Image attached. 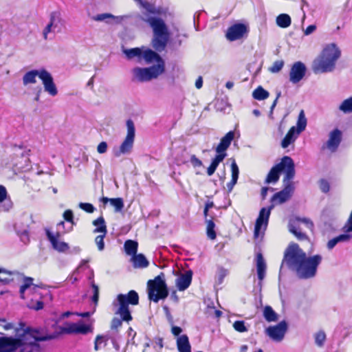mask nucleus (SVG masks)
<instances>
[{
	"label": "nucleus",
	"mask_w": 352,
	"mask_h": 352,
	"mask_svg": "<svg viewBox=\"0 0 352 352\" xmlns=\"http://www.w3.org/2000/svg\"><path fill=\"white\" fill-rule=\"evenodd\" d=\"M322 261V256L320 254L307 256L299 245L293 243L285 251L280 271L285 266L294 272L299 278L310 279L316 276Z\"/></svg>",
	"instance_id": "1"
},
{
	"label": "nucleus",
	"mask_w": 352,
	"mask_h": 352,
	"mask_svg": "<svg viewBox=\"0 0 352 352\" xmlns=\"http://www.w3.org/2000/svg\"><path fill=\"white\" fill-rule=\"evenodd\" d=\"M54 334H43L37 329L28 328L16 338H0V352L40 351L38 342L53 340Z\"/></svg>",
	"instance_id": "2"
},
{
	"label": "nucleus",
	"mask_w": 352,
	"mask_h": 352,
	"mask_svg": "<svg viewBox=\"0 0 352 352\" xmlns=\"http://www.w3.org/2000/svg\"><path fill=\"white\" fill-rule=\"evenodd\" d=\"M146 12L143 13L142 20L147 23L153 30V37L152 39L153 47L158 51H163L169 40V32L164 21L159 17L151 16L148 13L161 15L164 13L160 7H155L154 4L148 1H143L140 6Z\"/></svg>",
	"instance_id": "3"
},
{
	"label": "nucleus",
	"mask_w": 352,
	"mask_h": 352,
	"mask_svg": "<svg viewBox=\"0 0 352 352\" xmlns=\"http://www.w3.org/2000/svg\"><path fill=\"white\" fill-rule=\"evenodd\" d=\"M139 302L138 294L131 290L127 294H120L117 296L116 301L113 302V305L118 306V309L115 312L116 314L120 315V319L113 318L111 323V329L112 330H118L122 324V321L129 322L132 320V316L129 308V305H136Z\"/></svg>",
	"instance_id": "4"
},
{
	"label": "nucleus",
	"mask_w": 352,
	"mask_h": 352,
	"mask_svg": "<svg viewBox=\"0 0 352 352\" xmlns=\"http://www.w3.org/2000/svg\"><path fill=\"white\" fill-rule=\"evenodd\" d=\"M341 56V50L335 43L327 44L314 60L312 69L315 74L329 73L336 69Z\"/></svg>",
	"instance_id": "5"
},
{
	"label": "nucleus",
	"mask_w": 352,
	"mask_h": 352,
	"mask_svg": "<svg viewBox=\"0 0 352 352\" xmlns=\"http://www.w3.org/2000/svg\"><path fill=\"white\" fill-rule=\"evenodd\" d=\"M282 172L285 173L283 183H286L287 181L289 182L294 177V162L289 156H284L278 164L271 168L265 179V183H276L279 179L280 174Z\"/></svg>",
	"instance_id": "6"
},
{
	"label": "nucleus",
	"mask_w": 352,
	"mask_h": 352,
	"mask_svg": "<svg viewBox=\"0 0 352 352\" xmlns=\"http://www.w3.org/2000/svg\"><path fill=\"white\" fill-rule=\"evenodd\" d=\"M147 285L150 300L157 302L160 299H165L168 296V291L164 273H160L153 280H149Z\"/></svg>",
	"instance_id": "7"
},
{
	"label": "nucleus",
	"mask_w": 352,
	"mask_h": 352,
	"mask_svg": "<svg viewBox=\"0 0 352 352\" xmlns=\"http://www.w3.org/2000/svg\"><path fill=\"white\" fill-rule=\"evenodd\" d=\"M164 72V68L161 65H154L148 67H134L132 71L133 81L144 82L157 78Z\"/></svg>",
	"instance_id": "8"
},
{
	"label": "nucleus",
	"mask_w": 352,
	"mask_h": 352,
	"mask_svg": "<svg viewBox=\"0 0 352 352\" xmlns=\"http://www.w3.org/2000/svg\"><path fill=\"white\" fill-rule=\"evenodd\" d=\"M127 128L126 135L119 146V148H114L113 153L115 157H119L122 155H129L131 153L135 136V125L131 119L127 120L126 122Z\"/></svg>",
	"instance_id": "9"
},
{
	"label": "nucleus",
	"mask_w": 352,
	"mask_h": 352,
	"mask_svg": "<svg viewBox=\"0 0 352 352\" xmlns=\"http://www.w3.org/2000/svg\"><path fill=\"white\" fill-rule=\"evenodd\" d=\"M297 126H292L287 133L281 142V146L283 148H287L291 144L295 142L298 136L302 132L307 126V118L303 110H301L296 123Z\"/></svg>",
	"instance_id": "10"
},
{
	"label": "nucleus",
	"mask_w": 352,
	"mask_h": 352,
	"mask_svg": "<svg viewBox=\"0 0 352 352\" xmlns=\"http://www.w3.org/2000/svg\"><path fill=\"white\" fill-rule=\"evenodd\" d=\"M63 21L60 13L58 11L52 12L50 14V20L43 30V36L45 40L48 39L49 34L60 32L62 30Z\"/></svg>",
	"instance_id": "11"
},
{
	"label": "nucleus",
	"mask_w": 352,
	"mask_h": 352,
	"mask_svg": "<svg viewBox=\"0 0 352 352\" xmlns=\"http://www.w3.org/2000/svg\"><path fill=\"white\" fill-rule=\"evenodd\" d=\"M273 208L274 204L271 205L268 208H262L261 209L254 226V234L255 237H258L259 236L260 232L262 228L264 230H266L271 210L273 209Z\"/></svg>",
	"instance_id": "12"
},
{
	"label": "nucleus",
	"mask_w": 352,
	"mask_h": 352,
	"mask_svg": "<svg viewBox=\"0 0 352 352\" xmlns=\"http://www.w3.org/2000/svg\"><path fill=\"white\" fill-rule=\"evenodd\" d=\"M284 188L282 190L275 193L271 201L275 204H282L289 200L292 196L294 191V186L293 182L287 181L286 183H283Z\"/></svg>",
	"instance_id": "13"
},
{
	"label": "nucleus",
	"mask_w": 352,
	"mask_h": 352,
	"mask_svg": "<svg viewBox=\"0 0 352 352\" xmlns=\"http://www.w3.org/2000/svg\"><path fill=\"white\" fill-rule=\"evenodd\" d=\"M248 32V25L244 23H236L228 28L226 37L230 41H234L242 38Z\"/></svg>",
	"instance_id": "14"
},
{
	"label": "nucleus",
	"mask_w": 352,
	"mask_h": 352,
	"mask_svg": "<svg viewBox=\"0 0 352 352\" xmlns=\"http://www.w3.org/2000/svg\"><path fill=\"white\" fill-rule=\"evenodd\" d=\"M287 330V324L283 320L274 326H270L265 330L266 334L274 341L280 342Z\"/></svg>",
	"instance_id": "15"
},
{
	"label": "nucleus",
	"mask_w": 352,
	"mask_h": 352,
	"mask_svg": "<svg viewBox=\"0 0 352 352\" xmlns=\"http://www.w3.org/2000/svg\"><path fill=\"white\" fill-rule=\"evenodd\" d=\"M307 67L301 61L294 63L289 72V80L293 84H297L303 79L306 74Z\"/></svg>",
	"instance_id": "16"
},
{
	"label": "nucleus",
	"mask_w": 352,
	"mask_h": 352,
	"mask_svg": "<svg viewBox=\"0 0 352 352\" xmlns=\"http://www.w3.org/2000/svg\"><path fill=\"white\" fill-rule=\"evenodd\" d=\"M41 80L43 85L44 91L50 96L54 97L58 94V89L54 81L52 74L45 69V72L41 74Z\"/></svg>",
	"instance_id": "17"
},
{
	"label": "nucleus",
	"mask_w": 352,
	"mask_h": 352,
	"mask_svg": "<svg viewBox=\"0 0 352 352\" xmlns=\"http://www.w3.org/2000/svg\"><path fill=\"white\" fill-rule=\"evenodd\" d=\"M342 140V133L338 129H335L330 132L329 135V140L327 141L325 144L322 147V149L327 148L331 152H335Z\"/></svg>",
	"instance_id": "18"
},
{
	"label": "nucleus",
	"mask_w": 352,
	"mask_h": 352,
	"mask_svg": "<svg viewBox=\"0 0 352 352\" xmlns=\"http://www.w3.org/2000/svg\"><path fill=\"white\" fill-rule=\"evenodd\" d=\"M46 235L54 250L59 252H66L69 250V246L68 243L58 241L59 232H57L56 236H55L49 230H46Z\"/></svg>",
	"instance_id": "19"
},
{
	"label": "nucleus",
	"mask_w": 352,
	"mask_h": 352,
	"mask_svg": "<svg viewBox=\"0 0 352 352\" xmlns=\"http://www.w3.org/2000/svg\"><path fill=\"white\" fill-rule=\"evenodd\" d=\"M234 138V132L232 131H229L223 136L219 144L217 145L215 151L217 154H226V151L230 146L232 141Z\"/></svg>",
	"instance_id": "20"
},
{
	"label": "nucleus",
	"mask_w": 352,
	"mask_h": 352,
	"mask_svg": "<svg viewBox=\"0 0 352 352\" xmlns=\"http://www.w3.org/2000/svg\"><path fill=\"white\" fill-rule=\"evenodd\" d=\"M142 59H144L146 63L156 61L157 65H162L163 68L165 69V63L162 58L157 52L150 49H147L144 51L142 50Z\"/></svg>",
	"instance_id": "21"
},
{
	"label": "nucleus",
	"mask_w": 352,
	"mask_h": 352,
	"mask_svg": "<svg viewBox=\"0 0 352 352\" xmlns=\"http://www.w3.org/2000/svg\"><path fill=\"white\" fill-rule=\"evenodd\" d=\"M192 272L191 270L186 271L181 274L176 280V286L179 291L186 290L192 282Z\"/></svg>",
	"instance_id": "22"
},
{
	"label": "nucleus",
	"mask_w": 352,
	"mask_h": 352,
	"mask_svg": "<svg viewBox=\"0 0 352 352\" xmlns=\"http://www.w3.org/2000/svg\"><path fill=\"white\" fill-rule=\"evenodd\" d=\"M33 278L30 277H25L24 279V283L20 287L19 292L21 298L24 299L25 292L29 290L32 293H36L38 288H43V285H34L32 283Z\"/></svg>",
	"instance_id": "23"
},
{
	"label": "nucleus",
	"mask_w": 352,
	"mask_h": 352,
	"mask_svg": "<svg viewBox=\"0 0 352 352\" xmlns=\"http://www.w3.org/2000/svg\"><path fill=\"white\" fill-rule=\"evenodd\" d=\"M45 69H33L26 72L23 76V83L24 85L36 83V78L38 76L41 79V74L45 72Z\"/></svg>",
	"instance_id": "24"
},
{
	"label": "nucleus",
	"mask_w": 352,
	"mask_h": 352,
	"mask_svg": "<svg viewBox=\"0 0 352 352\" xmlns=\"http://www.w3.org/2000/svg\"><path fill=\"white\" fill-rule=\"evenodd\" d=\"M256 271L259 280H263L265 276L266 263L261 253L256 254Z\"/></svg>",
	"instance_id": "25"
},
{
	"label": "nucleus",
	"mask_w": 352,
	"mask_h": 352,
	"mask_svg": "<svg viewBox=\"0 0 352 352\" xmlns=\"http://www.w3.org/2000/svg\"><path fill=\"white\" fill-rule=\"evenodd\" d=\"M124 17L123 16H114L110 13H102L94 16L92 19L96 21H104L107 23H109V19H114L116 23H120L122 22Z\"/></svg>",
	"instance_id": "26"
},
{
	"label": "nucleus",
	"mask_w": 352,
	"mask_h": 352,
	"mask_svg": "<svg viewBox=\"0 0 352 352\" xmlns=\"http://www.w3.org/2000/svg\"><path fill=\"white\" fill-rule=\"evenodd\" d=\"M133 265L135 268H146L149 262L143 254H136L131 258Z\"/></svg>",
	"instance_id": "27"
},
{
	"label": "nucleus",
	"mask_w": 352,
	"mask_h": 352,
	"mask_svg": "<svg viewBox=\"0 0 352 352\" xmlns=\"http://www.w3.org/2000/svg\"><path fill=\"white\" fill-rule=\"evenodd\" d=\"M128 60H131L134 58H137V61L140 63L142 60V48L134 47L130 49H124L122 50Z\"/></svg>",
	"instance_id": "28"
},
{
	"label": "nucleus",
	"mask_w": 352,
	"mask_h": 352,
	"mask_svg": "<svg viewBox=\"0 0 352 352\" xmlns=\"http://www.w3.org/2000/svg\"><path fill=\"white\" fill-rule=\"evenodd\" d=\"M231 171H232V179L231 181L227 184V188L228 192H231L234 186V185L236 184L239 175V169L236 164V162L234 161L231 164Z\"/></svg>",
	"instance_id": "29"
},
{
	"label": "nucleus",
	"mask_w": 352,
	"mask_h": 352,
	"mask_svg": "<svg viewBox=\"0 0 352 352\" xmlns=\"http://www.w3.org/2000/svg\"><path fill=\"white\" fill-rule=\"evenodd\" d=\"M101 201L104 205L109 202L111 205L115 208L116 212H120L124 208V202L122 198H108L103 197L101 199Z\"/></svg>",
	"instance_id": "30"
},
{
	"label": "nucleus",
	"mask_w": 352,
	"mask_h": 352,
	"mask_svg": "<svg viewBox=\"0 0 352 352\" xmlns=\"http://www.w3.org/2000/svg\"><path fill=\"white\" fill-rule=\"evenodd\" d=\"M177 349L179 352H190V344L186 335H182L177 338Z\"/></svg>",
	"instance_id": "31"
},
{
	"label": "nucleus",
	"mask_w": 352,
	"mask_h": 352,
	"mask_svg": "<svg viewBox=\"0 0 352 352\" xmlns=\"http://www.w3.org/2000/svg\"><path fill=\"white\" fill-rule=\"evenodd\" d=\"M226 157V154H217L214 158L212 159L210 165L207 169V173L209 176H211L214 174L219 164L224 160Z\"/></svg>",
	"instance_id": "32"
},
{
	"label": "nucleus",
	"mask_w": 352,
	"mask_h": 352,
	"mask_svg": "<svg viewBox=\"0 0 352 352\" xmlns=\"http://www.w3.org/2000/svg\"><path fill=\"white\" fill-rule=\"evenodd\" d=\"M126 253L133 256L137 254L138 244L133 240H126L124 245Z\"/></svg>",
	"instance_id": "33"
},
{
	"label": "nucleus",
	"mask_w": 352,
	"mask_h": 352,
	"mask_svg": "<svg viewBox=\"0 0 352 352\" xmlns=\"http://www.w3.org/2000/svg\"><path fill=\"white\" fill-rule=\"evenodd\" d=\"M263 316L265 319L270 322H276L278 320V314L274 311L272 307L267 305L263 309Z\"/></svg>",
	"instance_id": "34"
},
{
	"label": "nucleus",
	"mask_w": 352,
	"mask_h": 352,
	"mask_svg": "<svg viewBox=\"0 0 352 352\" xmlns=\"http://www.w3.org/2000/svg\"><path fill=\"white\" fill-rule=\"evenodd\" d=\"M93 225L96 227V229L94 230V233L100 232L107 234V230L105 224V221L103 217H99L98 219L94 220L93 221Z\"/></svg>",
	"instance_id": "35"
},
{
	"label": "nucleus",
	"mask_w": 352,
	"mask_h": 352,
	"mask_svg": "<svg viewBox=\"0 0 352 352\" xmlns=\"http://www.w3.org/2000/svg\"><path fill=\"white\" fill-rule=\"evenodd\" d=\"M276 22L280 28H286L291 25L292 20L287 14H280L276 17Z\"/></svg>",
	"instance_id": "36"
},
{
	"label": "nucleus",
	"mask_w": 352,
	"mask_h": 352,
	"mask_svg": "<svg viewBox=\"0 0 352 352\" xmlns=\"http://www.w3.org/2000/svg\"><path fill=\"white\" fill-rule=\"evenodd\" d=\"M289 230L292 232L298 240H305L307 239V235L298 230V228L295 225L294 222L289 221L288 225Z\"/></svg>",
	"instance_id": "37"
},
{
	"label": "nucleus",
	"mask_w": 352,
	"mask_h": 352,
	"mask_svg": "<svg viewBox=\"0 0 352 352\" xmlns=\"http://www.w3.org/2000/svg\"><path fill=\"white\" fill-rule=\"evenodd\" d=\"M338 109L345 114L352 113V97L344 100L339 105Z\"/></svg>",
	"instance_id": "38"
},
{
	"label": "nucleus",
	"mask_w": 352,
	"mask_h": 352,
	"mask_svg": "<svg viewBox=\"0 0 352 352\" xmlns=\"http://www.w3.org/2000/svg\"><path fill=\"white\" fill-rule=\"evenodd\" d=\"M269 92L261 86L254 89L252 93L253 98L258 100H265L269 97Z\"/></svg>",
	"instance_id": "39"
},
{
	"label": "nucleus",
	"mask_w": 352,
	"mask_h": 352,
	"mask_svg": "<svg viewBox=\"0 0 352 352\" xmlns=\"http://www.w3.org/2000/svg\"><path fill=\"white\" fill-rule=\"evenodd\" d=\"M207 223V236L209 239L214 240L216 236V232L214 230L215 224L212 220H206Z\"/></svg>",
	"instance_id": "40"
},
{
	"label": "nucleus",
	"mask_w": 352,
	"mask_h": 352,
	"mask_svg": "<svg viewBox=\"0 0 352 352\" xmlns=\"http://www.w3.org/2000/svg\"><path fill=\"white\" fill-rule=\"evenodd\" d=\"M314 338L316 344L319 347H322L326 340L325 333L322 331H318L315 334Z\"/></svg>",
	"instance_id": "41"
},
{
	"label": "nucleus",
	"mask_w": 352,
	"mask_h": 352,
	"mask_svg": "<svg viewBox=\"0 0 352 352\" xmlns=\"http://www.w3.org/2000/svg\"><path fill=\"white\" fill-rule=\"evenodd\" d=\"M60 331L63 333H76V323H66Z\"/></svg>",
	"instance_id": "42"
},
{
	"label": "nucleus",
	"mask_w": 352,
	"mask_h": 352,
	"mask_svg": "<svg viewBox=\"0 0 352 352\" xmlns=\"http://www.w3.org/2000/svg\"><path fill=\"white\" fill-rule=\"evenodd\" d=\"M91 287L93 289V293H94L91 300H92L93 302L96 305L98 304V299H99V287L94 283V281H91Z\"/></svg>",
	"instance_id": "43"
},
{
	"label": "nucleus",
	"mask_w": 352,
	"mask_h": 352,
	"mask_svg": "<svg viewBox=\"0 0 352 352\" xmlns=\"http://www.w3.org/2000/svg\"><path fill=\"white\" fill-rule=\"evenodd\" d=\"M106 234H107L102 233V234L97 236L95 239V243L97 245L99 251H102L104 249V238Z\"/></svg>",
	"instance_id": "44"
},
{
	"label": "nucleus",
	"mask_w": 352,
	"mask_h": 352,
	"mask_svg": "<svg viewBox=\"0 0 352 352\" xmlns=\"http://www.w3.org/2000/svg\"><path fill=\"white\" fill-rule=\"evenodd\" d=\"M233 327L236 331L241 333L245 332L248 331V329L245 325V322L243 320L235 321L233 324Z\"/></svg>",
	"instance_id": "45"
},
{
	"label": "nucleus",
	"mask_w": 352,
	"mask_h": 352,
	"mask_svg": "<svg viewBox=\"0 0 352 352\" xmlns=\"http://www.w3.org/2000/svg\"><path fill=\"white\" fill-rule=\"evenodd\" d=\"M229 274L228 270L223 267H219L217 272V282L219 284H221L223 281L224 278Z\"/></svg>",
	"instance_id": "46"
},
{
	"label": "nucleus",
	"mask_w": 352,
	"mask_h": 352,
	"mask_svg": "<svg viewBox=\"0 0 352 352\" xmlns=\"http://www.w3.org/2000/svg\"><path fill=\"white\" fill-rule=\"evenodd\" d=\"M283 65V60H276L273 63L272 67L270 68V71L272 73H277L282 69Z\"/></svg>",
	"instance_id": "47"
},
{
	"label": "nucleus",
	"mask_w": 352,
	"mask_h": 352,
	"mask_svg": "<svg viewBox=\"0 0 352 352\" xmlns=\"http://www.w3.org/2000/svg\"><path fill=\"white\" fill-rule=\"evenodd\" d=\"M90 330L89 325L76 323V333L87 334Z\"/></svg>",
	"instance_id": "48"
},
{
	"label": "nucleus",
	"mask_w": 352,
	"mask_h": 352,
	"mask_svg": "<svg viewBox=\"0 0 352 352\" xmlns=\"http://www.w3.org/2000/svg\"><path fill=\"white\" fill-rule=\"evenodd\" d=\"M90 330L89 325L76 323V333L87 334Z\"/></svg>",
	"instance_id": "49"
},
{
	"label": "nucleus",
	"mask_w": 352,
	"mask_h": 352,
	"mask_svg": "<svg viewBox=\"0 0 352 352\" xmlns=\"http://www.w3.org/2000/svg\"><path fill=\"white\" fill-rule=\"evenodd\" d=\"M349 232H344V234H340L336 237H334V239L336 240L337 243H341V242H346L349 241L352 235L348 234Z\"/></svg>",
	"instance_id": "50"
},
{
	"label": "nucleus",
	"mask_w": 352,
	"mask_h": 352,
	"mask_svg": "<svg viewBox=\"0 0 352 352\" xmlns=\"http://www.w3.org/2000/svg\"><path fill=\"white\" fill-rule=\"evenodd\" d=\"M79 208L89 213H92L95 210L94 206L89 203H80Z\"/></svg>",
	"instance_id": "51"
},
{
	"label": "nucleus",
	"mask_w": 352,
	"mask_h": 352,
	"mask_svg": "<svg viewBox=\"0 0 352 352\" xmlns=\"http://www.w3.org/2000/svg\"><path fill=\"white\" fill-rule=\"evenodd\" d=\"M342 230L344 232H352V210L349 219L342 228Z\"/></svg>",
	"instance_id": "52"
},
{
	"label": "nucleus",
	"mask_w": 352,
	"mask_h": 352,
	"mask_svg": "<svg viewBox=\"0 0 352 352\" xmlns=\"http://www.w3.org/2000/svg\"><path fill=\"white\" fill-rule=\"evenodd\" d=\"M296 220L298 222L304 223L307 228L312 229L314 228L313 222L308 218L305 217H296Z\"/></svg>",
	"instance_id": "53"
},
{
	"label": "nucleus",
	"mask_w": 352,
	"mask_h": 352,
	"mask_svg": "<svg viewBox=\"0 0 352 352\" xmlns=\"http://www.w3.org/2000/svg\"><path fill=\"white\" fill-rule=\"evenodd\" d=\"M63 218L65 221L74 223V214L72 210H67L63 213Z\"/></svg>",
	"instance_id": "54"
},
{
	"label": "nucleus",
	"mask_w": 352,
	"mask_h": 352,
	"mask_svg": "<svg viewBox=\"0 0 352 352\" xmlns=\"http://www.w3.org/2000/svg\"><path fill=\"white\" fill-rule=\"evenodd\" d=\"M190 162L195 168L201 167L203 165L202 162L195 155L190 156Z\"/></svg>",
	"instance_id": "55"
},
{
	"label": "nucleus",
	"mask_w": 352,
	"mask_h": 352,
	"mask_svg": "<svg viewBox=\"0 0 352 352\" xmlns=\"http://www.w3.org/2000/svg\"><path fill=\"white\" fill-rule=\"evenodd\" d=\"M0 326L5 330H10L14 327L12 323L8 322L5 319H0Z\"/></svg>",
	"instance_id": "56"
},
{
	"label": "nucleus",
	"mask_w": 352,
	"mask_h": 352,
	"mask_svg": "<svg viewBox=\"0 0 352 352\" xmlns=\"http://www.w3.org/2000/svg\"><path fill=\"white\" fill-rule=\"evenodd\" d=\"M105 341V337L103 336H97L95 340V350L98 351L100 348V344L104 343Z\"/></svg>",
	"instance_id": "57"
},
{
	"label": "nucleus",
	"mask_w": 352,
	"mask_h": 352,
	"mask_svg": "<svg viewBox=\"0 0 352 352\" xmlns=\"http://www.w3.org/2000/svg\"><path fill=\"white\" fill-rule=\"evenodd\" d=\"M320 188L323 192H327L329 190V184L325 179L320 181Z\"/></svg>",
	"instance_id": "58"
},
{
	"label": "nucleus",
	"mask_w": 352,
	"mask_h": 352,
	"mask_svg": "<svg viewBox=\"0 0 352 352\" xmlns=\"http://www.w3.org/2000/svg\"><path fill=\"white\" fill-rule=\"evenodd\" d=\"M107 144L106 142H101L97 147V151L100 153L103 154L107 152Z\"/></svg>",
	"instance_id": "59"
},
{
	"label": "nucleus",
	"mask_w": 352,
	"mask_h": 352,
	"mask_svg": "<svg viewBox=\"0 0 352 352\" xmlns=\"http://www.w3.org/2000/svg\"><path fill=\"white\" fill-rule=\"evenodd\" d=\"M281 96V92L280 91H278L276 93V97L275 98V100H274L271 107H270V114H269V116L270 118H272V115H273V111H274V109L275 108L276 104H277V102H278V98L280 97Z\"/></svg>",
	"instance_id": "60"
},
{
	"label": "nucleus",
	"mask_w": 352,
	"mask_h": 352,
	"mask_svg": "<svg viewBox=\"0 0 352 352\" xmlns=\"http://www.w3.org/2000/svg\"><path fill=\"white\" fill-rule=\"evenodd\" d=\"M6 197H7L6 188L3 186L0 185V202H2L3 200H5Z\"/></svg>",
	"instance_id": "61"
},
{
	"label": "nucleus",
	"mask_w": 352,
	"mask_h": 352,
	"mask_svg": "<svg viewBox=\"0 0 352 352\" xmlns=\"http://www.w3.org/2000/svg\"><path fill=\"white\" fill-rule=\"evenodd\" d=\"M163 309L164 310V312H165V314H166V318L168 320V321L170 323V324H173V316L169 311V309L167 306H164L163 307Z\"/></svg>",
	"instance_id": "62"
},
{
	"label": "nucleus",
	"mask_w": 352,
	"mask_h": 352,
	"mask_svg": "<svg viewBox=\"0 0 352 352\" xmlns=\"http://www.w3.org/2000/svg\"><path fill=\"white\" fill-rule=\"evenodd\" d=\"M316 29V26L315 25H309L305 30L304 31V34L305 35H309L313 33Z\"/></svg>",
	"instance_id": "63"
},
{
	"label": "nucleus",
	"mask_w": 352,
	"mask_h": 352,
	"mask_svg": "<svg viewBox=\"0 0 352 352\" xmlns=\"http://www.w3.org/2000/svg\"><path fill=\"white\" fill-rule=\"evenodd\" d=\"M171 331H172V333L174 335V336H179L182 331V329L181 327H177V326H173L172 327V329H171Z\"/></svg>",
	"instance_id": "64"
}]
</instances>
